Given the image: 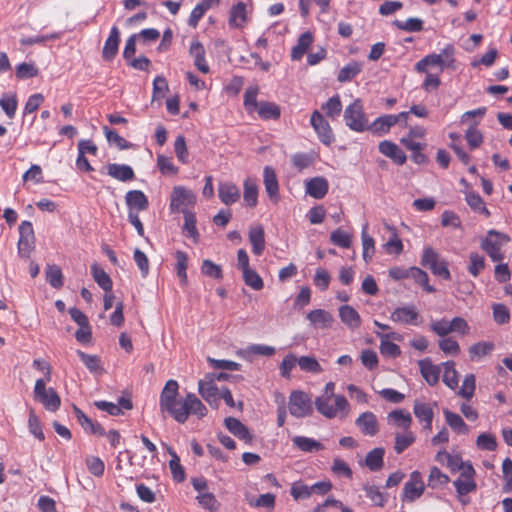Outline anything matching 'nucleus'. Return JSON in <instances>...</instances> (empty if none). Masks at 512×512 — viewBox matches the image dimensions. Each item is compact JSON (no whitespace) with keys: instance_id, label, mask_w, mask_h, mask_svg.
<instances>
[{"instance_id":"nucleus-1","label":"nucleus","mask_w":512,"mask_h":512,"mask_svg":"<svg viewBox=\"0 0 512 512\" xmlns=\"http://www.w3.org/2000/svg\"><path fill=\"white\" fill-rule=\"evenodd\" d=\"M179 385L176 380H168L160 394L159 405L162 412H167L178 423H185L186 411L183 400L177 399Z\"/></svg>"},{"instance_id":"nucleus-2","label":"nucleus","mask_w":512,"mask_h":512,"mask_svg":"<svg viewBox=\"0 0 512 512\" xmlns=\"http://www.w3.org/2000/svg\"><path fill=\"white\" fill-rule=\"evenodd\" d=\"M429 66H437L440 71L445 69L456 70L455 48L447 44L440 53H431L424 56L415 64L418 73H426Z\"/></svg>"},{"instance_id":"nucleus-3","label":"nucleus","mask_w":512,"mask_h":512,"mask_svg":"<svg viewBox=\"0 0 512 512\" xmlns=\"http://www.w3.org/2000/svg\"><path fill=\"white\" fill-rule=\"evenodd\" d=\"M314 403L317 411L328 419H345L350 413V404L344 395H337L334 398L318 396Z\"/></svg>"},{"instance_id":"nucleus-4","label":"nucleus","mask_w":512,"mask_h":512,"mask_svg":"<svg viewBox=\"0 0 512 512\" xmlns=\"http://www.w3.org/2000/svg\"><path fill=\"white\" fill-rule=\"evenodd\" d=\"M510 238L501 232L490 230L481 241V248L490 257L493 262L502 261L505 257L502 251L503 247L509 242Z\"/></svg>"},{"instance_id":"nucleus-5","label":"nucleus","mask_w":512,"mask_h":512,"mask_svg":"<svg viewBox=\"0 0 512 512\" xmlns=\"http://www.w3.org/2000/svg\"><path fill=\"white\" fill-rule=\"evenodd\" d=\"M197 202V195L182 185L174 186L170 195L169 209L172 213L181 212L193 208Z\"/></svg>"},{"instance_id":"nucleus-6","label":"nucleus","mask_w":512,"mask_h":512,"mask_svg":"<svg viewBox=\"0 0 512 512\" xmlns=\"http://www.w3.org/2000/svg\"><path fill=\"white\" fill-rule=\"evenodd\" d=\"M421 265L429 268L435 276L441 277L444 280L451 278L448 262L430 246L424 248Z\"/></svg>"},{"instance_id":"nucleus-7","label":"nucleus","mask_w":512,"mask_h":512,"mask_svg":"<svg viewBox=\"0 0 512 512\" xmlns=\"http://www.w3.org/2000/svg\"><path fill=\"white\" fill-rule=\"evenodd\" d=\"M344 120L352 131L363 132L368 129V119L360 99H355L345 108Z\"/></svg>"},{"instance_id":"nucleus-8","label":"nucleus","mask_w":512,"mask_h":512,"mask_svg":"<svg viewBox=\"0 0 512 512\" xmlns=\"http://www.w3.org/2000/svg\"><path fill=\"white\" fill-rule=\"evenodd\" d=\"M50 381L44 379H37L35 381L33 394L35 400L40 402L46 410L54 412L59 409L61 399L54 388H46V384Z\"/></svg>"},{"instance_id":"nucleus-9","label":"nucleus","mask_w":512,"mask_h":512,"mask_svg":"<svg viewBox=\"0 0 512 512\" xmlns=\"http://www.w3.org/2000/svg\"><path fill=\"white\" fill-rule=\"evenodd\" d=\"M289 413L295 418H305L313 413L311 397L304 391H292L288 401Z\"/></svg>"},{"instance_id":"nucleus-10","label":"nucleus","mask_w":512,"mask_h":512,"mask_svg":"<svg viewBox=\"0 0 512 512\" xmlns=\"http://www.w3.org/2000/svg\"><path fill=\"white\" fill-rule=\"evenodd\" d=\"M198 392L213 409H218L221 401V390L214 382V373L207 374L198 381Z\"/></svg>"},{"instance_id":"nucleus-11","label":"nucleus","mask_w":512,"mask_h":512,"mask_svg":"<svg viewBox=\"0 0 512 512\" xmlns=\"http://www.w3.org/2000/svg\"><path fill=\"white\" fill-rule=\"evenodd\" d=\"M425 491V484L419 471L410 473L409 480L404 484L401 499L412 503L419 499Z\"/></svg>"},{"instance_id":"nucleus-12","label":"nucleus","mask_w":512,"mask_h":512,"mask_svg":"<svg viewBox=\"0 0 512 512\" xmlns=\"http://www.w3.org/2000/svg\"><path fill=\"white\" fill-rule=\"evenodd\" d=\"M310 123L321 143L330 145L334 141V134L328 121L318 110L311 114Z\"/></svg>"},{"instance_id":"nucleus-13","label":"nucleus","mask_w":512,"mask_h":512,"mask_svg":"<svg viewBox=\"0 0 512 512\" xmlns=\"http://www.w3.org/2000/svg\"><path fill=\"white\" fill-rule=\"evenodd\" d=\"M390 319L402 325H419L420 314L415 305L410 304L395 308L390 315Z\"/></svg>"},{"instance_id":"nucleus-14","label":"nucleus","mask_w":512,"mask_h":512,"mask_svg":"<svg viewBox=\"0 0 512 512\" xmlns=\"http://www.w3.org/2000/svg\"><path fill=\"white\" fill-rule=\"evenodd\" d=\"M18 253L21 257H28L34 248L35 235L33 225L30 221H23L19 225Z\"/></svg>"},{"instance_id":"nucleus-15","label":"nucleus","mask_w":512,"mask_h":512,"mask_svg":"<svg viewBox=\"0 0 512 512\" xmlns=\"http://www.w3.org/2000/svg\"><path fill=\"white\" fill-rule=\"evenodd\" d=\"M437 403H429L420 400H415L413 406V413L419 422L424 423V429L431 430L434 418V409Z\"/></svg>"},{"instance_id":"nucleus-16","label":"nucleus","mask_w":512,"mask_h":512,"mask_svg":"<svg viewBox=\"0 0 512 512\" xmlns=\"http://www.w3.org/2000/svg\"><path fill=\"white\" fill-rule=\"evenodd\" d=\"M263 184L269 199L274 203H277L280 199L279 183L276 172L271 166L264 167Z\"/></svg>"},{"instance_id":"nucleus-17","label":"nucleus","mask_w":512,"mask_h":512,"mask_svg":"<svg viewBox=\"0 0 512 512\" xmlns=\"http://www.w3.org/2000/svg\"><path fill=\"white\" fill-rule=\"evenodd\" d=\"M356 426L366 436H375L379 430V424L376 415L373 412L366 411L359 415L355 420Z\"/></svg>"},{"instance_id":"nucleus-18","label":"nucleus","mask_w":512,"mask_h":512,"mask_svg":"<svg viewBox=\"0 0 512 512\" xmlns=\"http://www.w3.org/2000/svg\"><path fill=\"white\" fill-rule=\"evenodd\" d=\"M378 149L381 154L390 158L397 165H403L407 160V156L403 150L392 141H381L378 145Z\"/></svg>"},{"instance_id":"nucleus-19","label":"nucleus","mask_w":512,"mask_h":512,"mask_svg":"<svg viewBox=\"0 0 512 512\" xmlns=\"http://www.w3.org/2000/svg\"><path fill=\"white\" fill-rule=\"evenodd\" d=\"M248 21L247 5L240 1L234 4L229 11L228 24L231 28L241 29Z\"/></svg>"},{"instance_id":"nucleus-20","label":"nucleus","mask_w":512,"mask_h":512,"mask_svg":"<svg viewBox=\"0 0 512 512\" xmlns=\"http://www.w3.org/2000/svg\"><path fill=\"white\" fill-rule=\"evenodd\" d=\"M125 202L129 212L139 213L149 206L147 196L141 190H130L125 195Z\"/></svg>"},{"instance_id":"nucleus-21","label":"nucleus","mask_w":512,"mask_h":512,"mask_svg":"<svg viewBox=\"0 0 512 512\" xmlns=\"http://www.w3.org/2000/svg\"><path fill=\"white\" fill-rule=\"evenodd\" d=\"M218 197L220 201L229 206L239 201L240 189L232 182H220L218 184Z\"/></svg>"},{"instance_id":"nucleus-22","label":"nucleus","mask_w":512,"mask_h":512,"mask_svg":"<svg viewBox=\"0 0 512 512\" xmlns=\"http://www.w3.org/2000/svg\"><path fill=\"white\" fill-rule=\"evenodd\" d=\"M182 410L186 411L185 422L190 414L196 415L198 418H203L207 414L206 406L193 393H188L183 399Z\"/></svg>"},{"instance_id":"nucleus-23","label":"nucleus","mask_w":512,"mask_h":512,"mask_svg":"<svg viewBox=\"0 0 512 512\" xmlns=\"http://www.w3.org/2000/svg\"><path fill=\"white\" fill-rule=\"evenodd\" d=\"M205 48L197 39L192 40L189 55L193 58L195 67L204 74L209 73L210 68L205 59Z\"/></svg>"},{"instance_id":"nucleus-24","label":"nucleus","mask_w":512,"mask_h":512,"mask_svg":"<svg viewBox=\"0 0 512 512\" xmlns=\"http://www.w3.org/2000/svg\"><path fill=\"white\" fill-rule=\"evenodd\" d=\"M275 348L264 344H251L243 349L237 351V355L242 359L252 362L254 356H272L275 354Z\"/></svg>"},{"instance_id":"nucleus-25","label":"nucleus","mask_w":512,"mask_h":512,"mask_svg":"<svg viewBox=\"0 0 512 512\" xmlns=\"http://www.w3.org/2000/svg\"><path fill=\"white\" fill-rule=\"evenodd\" d=\"M418 366L428 385L434 386L438 383L441 372L440 366L433 364L430 358L419 360Z\"/></svg>"},{"instance_id":"nucleus-26","label":"nucleus","mask_w":512,"mask_h":512,"mask_svg":"<svg viewBox=\"0 0 512 512\" xmlns=\"http://www.w3.org/2000/svg\"><path fill=\"white\" fill-rule=\"evenodd\" d=\"M120 42V30L117 26H112L109 36L104 43V47L102 49V57L106 61H111L114 59L116 54L118 53Z\"/></svg>"},{"instance_id":"nucleus-27","label":"nucleus","mask_w":512,"mask_h":512,"mask_svg":"<svg viewBox=\"0 0 512 512\" xmlns=\"http://www.w3.org/2000/svg\"><path fill=\"white\" fill-rule=\"evenodd\" d=\"M329 189V183L324 177H314L305 183V192L314 199L325 197Z\"/></svg>"},{"instance_id":"nucleus-28","label":"nucleus","mask_w":512,"mask_h":512,"mask_svg":"<svg viewBox=\"0 0 512 512\" xmlns=\"http://www.w3.org/2000/svg\"><path fill=\"white\" fill-rule=\"evenodd\" d=\"M224 425L227 430L232 433L235 437L240 440L250 443L252 441V435L247 426H245L240 420L234 417H227L224 420Z\"/></svg>"},{"instance_id":"nucleus-29","label":"nucleus","mask_w":512,"mask_h":512,"mask_svg":"<svg viewBox=\"0 0 512 512\" xmlns=\"http://www.w3.org/2000/svg\"><path fill=\"white\" fill-rule=\"evenodd\" d=\"M106 173L121 182H127L135 178L133 168L127 164L110 163L106 166Z\"/></svg>"},{"instance_id":"nucleus-30","label":"nucleus","mask_w":512,"mask_h":512,"mask_svg":"<svg viewBox=\"0 0 512 512\" xmlns=\"http://www.w3.org/2000/svg\"><path fill=\"white\" fill-rule=\"evenodd\" d=\"M341 322L350 330H356L361 326L360 314L350 305H342L338 309Z\"/></svg>"},{"instance_id":"nucleus-31","label":"nucleus","mask_w":512,"mask_h":512,"mask_svg":"<svg viewBox=\"0 0 512 512\" xmlns=\"http://www.w3.org/2000/svg\"><path fill=\"white\" fill-rule=\"evenodd\" d=\"M184 224L182 227L183 234L191 239L193 243H198L200 240V234L197 229L196 214L191 210L184 211Z\"/></svg>"},{"instance_id":"nucleus-32","label":"nucleus","mask_w":512,"mask_h":512,"mask_svg":"<svg viewBox=\"0 0 512 512\" xmlns=\"http://www.w3.org/2000/svg\"><path fill=\"white\" fill-rule=\"evenodd\" d=\"M388 423L397 428H402L404 431L409 430L412 424L411 414L404 409H395L387 415Z\"/></svg>"},{"instance_id":"nucleus-33","label":"nucleus","mask_w":512,"mask_h":512,"mask_svg":"<svg viewBox=\"0 0 512 512\" xmlns=\"http://www.w3.org/2000/svg\"><path fill=\"white\" fill-rule=\"evenodd\" d=\"M249 241L252 245V252L259 256L265 249V232L262 225H255L249 229Z\"/></svg>"},{"instance_id":"nucleus-34","label":"nucleus","mask_w":512,"mask_h":512,"mask_svg":"<svg viewBox=\"0 0 512 512\" xmlns=\"http://www.w3.org/2000/svg\"><path fill=\"white\" fill-rule=\"evenodd\" d=\"M314 40L313 34L309 31L302 33L297 44L291 49V59L294 61L300 60L308 51Z\"/></svg>"},{"instance_id":"nucleus-35","label":"nucleus","mask_w":512,"mask_h":512,"mask_svg":"<svg viewBox=\"0 0 512 512\" xmlns=\"http://www.w3.org/2000/svg\"><path fill=\"white\" fill-rule=\"evenodd\" d=\"M376 335L380 338V352L382 355L395 358L401 354L400 347L390 341V338H394L396 335L394 332H391L390 334L377 332Z\"/></svg>"},{"instance_id":"nucleus-36","label":"nucleus","mask_w":512,"mask_h":512,"mask_svg":"<svg viewBox=\"0 0 512 512\" xmlns=\"http://www.w3.org/2000/svg\"><path fill=\"white\" fill-rule=\"evenodd\" d=\"M395 124H397V119L392 114H388L376 118L371 125L368 124V129L381 136L388 133Z\"/></svg>"},{"instance_id":"nucleus-37","label":"nucleus","mask_w":512,"mask_h":512,"mask_svg":"<svg viewBox=\"0 0 512 512\" xmlns=\"http://www.w3.org/2000/svg\"><path fill=\"white\" fill-rule=\"evenodd\" d=\"M310 324L316 328H328L333 322L332 315L323 309H315L307 314Z\"/></svg>"},{"instance_id":"nucleus-38","label":"nucleus","mask_w":512,"mask_h":512,"mask_svg":"<svg viewBox=\"0 0 512 512\" xmlns=\"http://www.w3.org/2000/svg\"><path fill=\"white\" fill-rule=\"evenodd\" d=\"M293 445L302 452L313 453L324 449L321 442L306 436H295L292 438Z\"/></svg>"},{"instance_id":"nucleus-39","label":"nucleus","mask_w":512,"mask_h":512,"mask_svg":"<svg viewBox=\"0 0 512 512\" xmlns=\"http://www.w3.org/2000/svg\"><path fill=\"white\" fill-rule=\"evenodd\" d=\"M74 412L79 424L82 428L92 434L102 436L104 435V429L98 423H95L90 419L82 410L77 407H74Z\"/></svg>"},{"instance_id":"nucleus-40","label":"nucleus","mask_w":512,"mask_h":512,"mask_svg":"<svg viewBox=\"0 0 512 512\" xmlns=\"http://www.w3.org/2000/svg\"><path fill=\"white\" fill-rule=\"evenodd\" d=\"M495 349L491 341H479L469 348V357L472 361H478L485 356L490 355Z\"/></svg>"},{"instance_id":"nucleus-41","label":"nucleus","mask_w":512,"mask_h":512,"mask_svg":"<svg viewBox=\"0 0 512 512\" xmlns=\"http://www.w3.org/2000/svg\"><path fill=\"white\" fill-rule=\"evenodd\" d=\"M444 416L447 424L456 433L467 434L469 432L467 424L463 421L462 417L459 414L451 412L449 410H444Z\"/></svg>"},{"instance_id":"nucleus-42","label":"nucleus","mask_w":512,"mask_h":512,"mask_svg":"<svg viewBox=\"0 0 512 512\" xmlns=\"http://www.w3.org/2000/svg\"><path fill=\"white\" fill-rule=\"evenodd\" d=\"M244 201L249 207H254L258 202V186L254 179L247 178L243 183Z\"/></svg>"},{"instance_id":"nucleus-43","label":"nucleus","mask_w":512,"mask_h":512,"mask_svg":"<svg viewBox=\"0 0 512 512\" xmlns=\"http://www.w3.org/2000/svg\"><path fill=\"white\" fill-rule=\"evenodd\" d=\"M256 111L261 119L264 120H276L280 117V108L277 104L273 102H260Z\"/></svg>"},{"instance_id":"nucleus-44","label":"nucleus","mask_w":512,"mask_h":512,"mask_svg":"<svg viewBox=\"0 0 512 512\" xmlns=\"http://www.w3.org/2000/svg\"><path fill=\"white\" fill-rule=\"evenodd\" d=\"M77 355L85 365V367L93 374H102L100 358L97 355L87 354L81 350H77Z\"/></svg>"},{"instance_id":"nucleus-45","label":"nucleus","mask_w":512,"mask_h":512,"mask_svg":"<svg viewBox=\"0 0 512 512\" xmlns=\"http://www.w3.org/2000/svg\"><path fill=\"white\" fill-rule=\"evenodd\" d=\"M385 451L383 448H374L367 453L365 458V465L371 471H379L383 467V457Z\"/></svg>"},{"instance_id":"nucleus-46","label":"nucleus","mask_w":512,"mask_h":512,"mask_svg":"<svg viewBox=\"0 0 512 512\" xmlns=\"http://www.w3.org/2000/svg\"><path fill=\"white\" fill-rule=\"evenodd\" d=\"M409 278H412L416 283L421 285L423 289L428 293L435 292V288L429 284L428 274L419 267L409 268Z\"/></svg>"},{"instance_id":"nucleus-47","label":"nucleus","mask_w":512,"mask_h":512,"mask_svg":"<svg viewBox=\"0 0 512 512\" xmlns=\"http://www.w3.org/2000/svg\"><path fill=\"white\" fill-rule=\"evenodd\" d=\"M46 281L56 289L63 286V274L61 268L55 264H49L45 268Z\"/></svg>"},{"instance_id":"nucleus-48","label":"nucleus","mask_w":512,"mask_h":512,"mask_svg":"<svg viewBox=\"0 0 512 512\" xmlns=\"http://www.w3.org/2000/svg\"><path fill=\"white\" fill-rule=\"evenodd\" d=\"M322 110L326 116L331 119H336L340 116L342 111V103L338 94L330 97L327 102L322 105Z\"/></svg>"},{"instance_id":"nucleus-49","label":"nucleus","mask_w":512,"mask_h":512,"mask_svg":"<svg viewBox=\"0 0 512 512\" xmlns=\"http://www.w3.org/2000/svg\"><path fill=\"white\" fill-rule=\"evenodd\" d=\"M298 366L301 371L311 374H320L323 368L314 356H301L298 358Z\"/></svg>"},{"instance_id":"nucleus-50","label":"nucleus","mask_w":512,"mask_h":512,"mask_svg":"<svg viewBox=\"0 0 512 512\" xmlns=\"http://www.w3.org/2000/svg\"><path fill=\"white\" fill-rule=\"evenodd\" d=\"M368 224L366 223L361 232L362 246H363V259L368 263L375 253L374 239L367 233Z\"/></svg>"},{"instance_id":"nucleus-51","label":"nucleus","mask_w":512,"mask_h":512,"mask_svg":"<svg viewBox=\"0 0 512 512\" xmlns=\"http://www.w3.org/2000/svg\"><path fill=\"white\" fill-rule=\"evenodd\" d=\"M91 272L95 282L105 291L110 292L112 290V280L110 276L97 264L91 266Z\"/></svg>"},{"instance_id":"nucleus-52","label":"nucleus","mask_w":512,"mask_h":512,"mask_svg":"<svg viewBox=\"0 0 512 512\" xmlns=\"http://www.w3.org/2000/svg\"><path fill=\"white\" fill-rule=\"evenodd\" d=\"M415 440L416 436L410 429L405 430L403 433H396L394 449L398 454H400L412 445Z\"/></svg>"},{"instance_id":"nucleus-53","label":"nucleus","mask_w":512,"mask_h":512,"mask_svg":"<svg viewBox=\"0 0 512 512\" xmlns=\"http://www.w3.org/2000/svg\"><path fill=\"white\" fill-rule=\"evenodd\" d=\"M362 66L356 61H352L340 69L337 80L341 83L348 82L361 72Z\"/></svg>"},{"instance_id":"nucleus-54","label":"nucleus","mask_w":512,"mask_h":512,"mask_svg":"<svg viewBox=\"0 0 512 512\" xmlns=\"http://www.w3.org/2000/svg\"><path fill=\"white\" fill-rule=\"evenodd\" d=\"M0 107L5 112L6 116L10 119H13L15 117L17 107H18V101L16 94L8 93L4 94L0 98Z\"/></svg>"},{"instance_id":"nucleus-55","label":"nucleus","mask_w":512,"mask_h":512,"mask_svg":"<svg viewBox=\"0 0 512 512\" xmlns=\"http://www.w3.org/2000/svg\"><path fill=\"white\" fill-rule=\"evenodd\" d=\"M443 382L451 389H455L458 386V373L455 369V363L453 361H447L443 364Z\"/></svg>"},{"instance_id":"nucleus-56","label":"nucleus","mask_w":512,"mask_h":512,"mask_svg":"<svg viewBox=\"0 0 512 512\" xmlns=\"http://www.w3.org/2000/svg\"><path fill=\"white\" fill-rule=\"evenodd\" d=\"M363 490L366 497L369 498L374 505L383 507L387 502V495L382 493L379 487L375 485H364Z\"/></svg>"},{"instance_id":"nucleus-57","label":"nucleus","mask_w":512,"mask_h":512,"mask_svg":"<svg viewBox=\"0 0 512 512\" xmlns=\"http://www.w3.org/2000/svg\"><path fill=\"white\" fill-rule=\"evenodd\" d=\"M259 87L257 85L249 86L244 93V107L248 113H253L258 107L257 96Z\"/></svg>"},{"instance_id":"nucleus-58","label":"nucleus","mask_w":512,"mask_h":512,"mask_svg":"<svg viewBox=\"0 0 512 512\" xmlns=\"http://www.w3.org/2000/svg\"><path fill=\"white\" fill-rule=\"evenodd\" d=\"M453 485L457 492V497L467 496V494L476 490L477 484L475 479L457 478Z\"/></svg>"},{"instance_id":"nucleus-59","label":"nucleus","mask_w":512,"mask_h":512,"mask_svg":"<svg viewBox=\"0 0 512 512\" xmlns=\"http://www.w3.org/2000/svg\"><path fill=\"white\" fill-rule=\"evenodd\" d=\"M393 25L405 32H420L423 29V20L420 18L411 17L405 21L394 20Z\"/></svg>"},{"instance_id":"nucleus-60","label":"nucleus","mask_w":512,"mask_h":512,"mask_svg":"<svg viewBox=\"0 0 512 512\" xmlns=\"http://www.w3.org/2000/svg\"><path fill=\"white\" fill-rule=\"evenodd\" d=\"M330 241L335 246L348 249L351 246L352 235L349 232L338 228L331 233Z\"/></svg>"},{"instance_id":"nucleus-61","label":"nucleus","mask_w":512,"mask_h":512,"mask_svg":"<svg viewBox=\"0 0 512 512\" xmlns=\"http://www.w3.org/2000/svg\"><path fill=\"white\" fill-rule=\"evenodd\" d=\"M465 200L469 207L475 212L485 214L486 216L489 215V211L486 208L483 199L478 193L473 191L466 192Z\"/></svg>"},{"instance_id":"nucleus-62","label":"nucleus","mask_w":512,"mask_h":512,"mask_svg":"<svg viewBox=\"0 0 512 512\" xmlns=\"http://www.w3.org/2000/svg\"><path fill=\"white\" fill-rule=\"evenodd\" d=\"M28 429L29 432L39 441H43L45 439L41 421L33 409L29 412Z\"/></svg>"},{"instance_id":"nucleus-63","label":"nucleus","mask_w":512,"mask_h":512,"mask_svg":"<svg viewBox=\"0 0 512 512\" xmlns=\"http://www.w3.org/2000/svg\"><path fill=\"white\" fill-rule=\"evenodd\" d=\"M484 268L485 258L476 252H471L469 254V265L467 267L468 272L473 277H478L479 274L484 270Z\"/></svg>"},{"instance_id":"nucleus-64","label":"nucleus","mask_w":512,"mask_h":512,"mask_svg":"<svg viewBox=\"0 0 512 512\" xmlns=\"http://www.w3.org/2000/svg\"><path fill=\"white\" fill-rule=\"evenodd\" d=\"M476 446L480 450L495 451L497 449L496 437L489 432L481 433L476 439Z\"/></svg>"}]
</instances>
